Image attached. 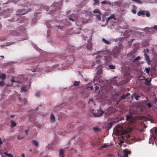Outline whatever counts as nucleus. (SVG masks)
Listing matches in <instances>:
<instances>
[{"instance_id": "f257e3e1", "label": "nucleus", "mask_w": 157, "mask_h": 157, "mask_svg": "<svg viewBox=\"0 0 157 157\" xmlns=\"http://www.w3.org/2000/svg\"><path fill=\"white\" fill-rule=\"evenodd\" d=\"M99 53L100 55L99 56H97V59L100 57L103 58L106 63H110L112 61V55L110 51L107 50L101 51Z\"/></svg>"}, {"instance_id": "f03ea898", "label": "nucleus", "mask_w": 157, "mask_h": 157, "mask_svg": "<svg viewBox=\"0 0 157 157\" xmlns=\"http://www.w3.org/2000/svg\"><path fill=\"white\" fill-rule=\"evenodd\" d=\"M133 128H113V131H116L117 134L119 135L122 137L125 136H129V133Z\"/></svg>"}, {"instance_id": "7ed1b4c3", "label": "nucleus", "mask_w": 157, "mask_h": 157, "mask_svg": "<svg viewBox=\"0 0 157 157\" xmlns=\"http://www.w3.org/2000/svg\"><path fill=\"white\" fill-rule=\"evenodd\" d=\"M125 78H126L125 80H123L121 81L120 82V83L114 82H112L110 83L108 82L107 84L108 86L107 87V90H110L113 88L112 85H124L127 82H128L131 79V76L130 74H128L127 76H124Z\"/></svg>"}, {"instance_id": "20e7f679", "label": "nucleus", "mask_w": 157, "mask_h": 157, "mask_svg": "<svg viewBox=\"0 0 157 157\" xmlns=\"http://www.w3.org/2000/svg\"><path fill=\"white\" fill-rule=\"evenodd\" d=\"M20 8L17 11L16 15L17 16L25 14L30 12L31 9L28 7L26 4H22L20 6Z\"/></svg>"}, {"instance_id": "39448f33", "label": "nucleus", "mask_w": 157, "mask_h": 157, "mask_svg": "<svg viewBox=\"0 0 157 157\" xmlns=\"http://www.w3.org/2000/svg\"><path fill=\"white\" fill-rule=\"evenodd\" d=\"M67 17L69 20L72 21H75V20L77 19V21L76 22V24L78 26H80L82 25V24L85 23V21H80V20L77 19L78 16L76 14H72L68 16Z\"/></svg>"}, {"instance_id": "423d86ee", "label": "nucleus", "mask_w": 157, "mask_h": 157, "mask_svg": "<svg viewBox=\"0 0 157 157\" xmlns=\"http://www.w3.org/2000/svg\"><path fill=\"white\" fill-rule=\"evenodd\" d=\"M151 137L149 138V143L153 144L154 141H155L157 137V128H152L150 130Z\"/></svg>"}, {"instance_id": "0eeeda50", "label": "nucleus", "mask_w": 157, "mask_h": 157, "mask_svg": "<svg viewBox=\"0 0 157 157\" xmlns=\"http://www.w3.org/2000/svg\"><path fill=\"white\" fill-rule=\"evenodd\" d=\"M138 119L139 120L145 121H150L151 122H152L153 121L152 117L149 115L146 116H140L138 117Z\"/></svg>"}, {"instance_id": "6e6552de", "label": "nucleus", "mask_w": 157, "mask_h": 157, "mask_svg": "<svg viewBox=\"0 0 157 157\" xmlns=\"http://www.w3.org/2000/svg\"><path fill=\"white\" fill-rule=\"evenodd\" d=\"M121 51V49L119 47L115 46L112 50L114 56L115 57L117 56V55Z\"/></svg>"}, {"instance_id": "1a4fd4ad", "label": "nucleus", "mask_w": 157, "mask_h": 157, "mask_svg": "<svg viewBox=\"0 0 157 157\" xmlns=\"http://www.w3.org/2000/svg\"><path fill=\"white\" fill-rule=\"evenodd\" d=\"M144 56L145 57V59L147 62V63L149 65L151 62L149 56L146 54L145 49H144Z\"/></svg>"}, {"instance_id": "9d476101", "label": "nucleus", "mask_w": 157, "mask_h": 157, "mask_svg": "<svg viewBox=\"0 0 157 157\" xmlns=\"http://www.w3.org/2000/svg\"><path fill=\"white\" fill-rule=\"evenodd\" d=\"M68 148H69V147H64L63 149H61L59 150V157H64V153L65 151V150Z\"/></svg>"}, {"instance_id": "9b49d317", "label": "nucleus", "mask_w": 157, "mask_h": 157, "mask_svg": "<svg viewBox=\"0 0 157 157\" xmlns=\"http://www.w3.org/2000/svg\"><path fill=\"white\" fill-rule=\"evenodd\" d=\"M114 112H115V110H114L113 107H109L108 109L107 112V113H106L108 114L109 115H110L113 113H114Z\"/></svg>"}, {"instance_id": "f8f14e48", "label": "nucleus", "mask_w": 157, "mask_h": 157, "mask_svg": "<svg viewBox=\"0 0 157 157\" xmlns=\"http://www.w3.org/2000/svg\"><path fill=\"white\" fill-rule=\"evenodd\" d=\"M113 19L115 20H116V18L115 17V16L114 14H112L111 16L109 17H108L107 18V20L106 21V24L105 25H107L108 21L112 19Z\"/></svg>"}, {"instance_id": "ddd939ff", "label": "nucleus", "mask_w": 157, "mask_h": 157, "mask_svg": "<svg viewBox=\"0 0 157 157\" xmlns=\"http://www.w3.org/2000/svg\"><path fill=\"white\" fill-rule=\"evenodd\" d=\"M126 120L131 123H133L135 121V119L130 115L127 116Z\"/></svg>"}, {"instance_id": "4468645a", "label": "nucleus", "mask_w": 157, "mask_h": 157, "mask_svg": "<svg viewBox=\"0 0 157 157\" xmlns=\"http://www.w3.org/2000/svg\"><path fill=\"white\" fill-rule=\"evenodd\" d=\"M10 33L13 36H18L19 35L20 31L11 30L10 32Z\"/></svg>"}, {"instance_id": "2eb2a0df", "label": "nucleus", "mask_w": 157, "mask_h": 157, "mask_svg": "<svg viewBox=\"0 0 157 157\" xmlns=\"http://www.w3.org/2000/svg\"><path fill=\"white\" fill-rule=\"evenodd\" d=\"M86 48L88 49L89 50H91L92 47V44L90 41H88V43L86 44Z\"/></svg>"}, {"instance_id": "dca6fc26", "label": "nucleus", "mask_w": 157, "mask_h": 157, "mask_svg": "<svg viewBox=\"0 0 157 157\" xmlns=\"http://www.w3.org/2000/svg\"><path fill=\"white\" fill-rule=\"evenodd\" d=\"M93 12L94 13H98L100 15H102V13L101 12L100 10L99 9H95L93 11Z\"/></svg>"}, {"instance_id": "f3484780", "label": "nucleus", "mask_w": 157, "mask_h": 157, "mask_svg": "<svg viewBox=\"0 0 157 157\" xmlns=\"http://www.w3.org/2000/svg\"><path fill=\"white\" fill-rule=\"evenodd\" d=\"M55 117L54 114L51 113L50 115V121L51 122H54L55 121Z\"/></svg>"}, {"instance_id": "a211bd4d", "label": "nucleus", "mask_w": 157, "mask_h": 157, "mask_svg": "<svg viewBox=\"0 0 157 157\" xmlns=\"http://www.w3.org/2000/svg\"><path fill=\"white\" fill-rule=\"evenodd\" d=\"M101 3L102 5L109 4L111 5H113V4H111L110 2L107 1L106 0H104L103 1H102Z\"/></svg>"}, {"instance_id": "6ab92c4d", "label": "nucleus", "mask_w": 157, "mask_h": 157, "mask_svg": "<svg viewBox=\"0 0 157 157\" xmlns=\"http://www.w3.org/2000/svg\"><path fill=\"white\" fill-rule=\"evenodd\" d=\"M102 41L103 42L107 44H110L111 43V42L110 41L107 40L104 38H102Z\"/></svg>"}, {"instance_id": "aec40b11", "label": "nucleus", "mask_w": 157, "mask_h": 157, "mask_svg": "<svg viewBox=\"0 0 157 157\" xmlns=\"http://www.w3.org/2000/svg\"><path fill=\"white\" fill-rule=\"evenodd\" d=\"M27 90L26 89V86H23L21 87V92H26Z\"/></svg>"}, {"instance_id": "412c9836", "label": "nucleus", "mask_w": 157, "mask_h": 157, "mask_svg": "<svg viewBox=\"0 0 157 157\" xmlns=\"http://www.w3.org/2000/svg\"><path fill=\"white\" fill-rule=\"evenodd\" d=\"M134 56H133L132 57V60L133 62H135L136 61L138 60L139 59H140V56H138L137 57L135 58H133V57H134Z\"/></svg>"}, {"instance_id": "4be33fe9", "label": "nucleus", "mask_w": 157, "mask_h": 157, "mask_svg": "<svg viewBox=\"0 0 157 157\" xmlns=\"http://www.w3.org/2000/svg\"><path fill=\"white\" fill-rule=\"evenodd\" d=\"M145 14V11H139L137 13L138 15L139 16H143Z\"/></svg>"}, {"instance_id": "5701e85b", "label": "nucleus", "mask_w": 157, "mask_h": 157, "mask_svg": "<svg viewBox=\"0 0 157 157\" xmlns=\"http://www.w3.org/2000/svg\"><path fill=\"white\" fill-rule=\"evenodd\" d=\"M99 69L97 71L96 73L98 75H99L102 73V70L101 67H99Z\"/></svg>"}, {"instance_id": "b1692460", "label": "nucleus", "mask_w": 157, "mask_h": 157, "mask_svg": "<svg viewBox=\"0 0 157 157\" xmlns=\"http://www.w3.org/2000/svg\"><path fill=\"white\" fill-rule=\"evenodd\" d=\"M145 82L144 83L145 84L147 85L148 86H150L151 83H150V82L151 81V80H150V81H148L147 79H144Z\"/></svg>"}, {"instance_id": "393cba45", "label": "nucleus", "mask_w": 157, "mask_h": 157, "mask_svg": "<svg viewBox=\"0 0 157 157\" xmlns=\"http://www.w3.org/2000/svg\"><path fill=\"white\" fill-rule=\"evenodd\" d=\"M114 123V122L113 121L110 122H108L107 124H108V126H107L106 128H111L112 127Z\"/></svg>"}, {"instance_id": "a878e982", "label": "nucleus", "mask_w": 157, "mask_h": 157, "mask_svg": "<svg viewBox=\"0 0 157 157\" xmlns=\"http://www.w3.org/2000/svg\"><path fill=\"white\" fill-rule=\"evenodd\" d=\"M6 75L4 74H2L0 75V78L3 80L6 78Z\"/></svg>"}, {"instance_id": "bb28decb", "label": "nucleus", "mask_w": 157, "mask_h": 157, "mask_svg": "<svg viewBox=\"0 0 157 157\" xmlns=\"http://www.w3.org/2000/svg\"><path fill=\"white\" fill-rule=\"evenodd\" d=\"M53 144H49L46 146V148L48 150H52L53 148Z\"/></svg>"}, {"instance_id": "cd10ccee", "label": "nucleus", "mask_w": 157, "mask_h": 157, "mask_svg": "<svg viewBox=\"0 0 157 157\" xmlns=\"http://www.w3.org/2000/svg\"><path fill=\"white\" fill-rule=\"evenodd\" d=\"M104 113V112L101 109H99L98 110L97 113L98 114V115L99 116H100L103 113Z\"/></svg>"}, {"instance_id": "c85d7f7f", "label": "nucleus", "mask_w": 157, "mask_h": 157, "mask_svg": "<svg viewBox=\"0 0 157 157\" xmlns=\"http://www.w3.org/2000/svg\"><path fill=\"white\" fill-rule=\"evenodd\" d=\"M10 123L11 124V126L12 127H15L16 125V123L13 120L10 121Z\"/></svg>"}, {"instance_id": "c756f323", "label": "nucleus", "mask_w": 157, "mask_h": 157, "mask_svg": "<svg viewBox=\"0 0 157 157\" xmlns=\"http://www.w3.org/2000/svg\"><path fill=\"white\" fill-rule=\"evenodd\" d=\"M134 40V39H132L128 41L127 43L129 46H130L131 45L132 43Z\"/></svg>"}, {"instance_id": "7c9ffc66", "label": "nucleus", "mask_w": 157, "mask_h": 157, "mask_svg": "<svg viewBox=\"0 0 157 157\" xmlns=\"http://www.w3.org/2000/svg\"><path fill=\"white\" fill-rule=\"evenodd\" d=\"M80 81H75L73 85L74 86H78L79 85Z\"/></svg>"}, {"instance_id": "2f4dec72", "label": "nucleus", "mask_w": 157, "mask_h": 157, "mask_svg": "<svg viewBox=\"0 0 157 157\" xmlns=\"http://www.w3.org/2000/svg\"><path fill=\"white\" fill-rule=\"evenodd\" d=\"M108 67L110 69H115V67H116L114 65H112V64L109 65Z\"/></svg>"}, {"instance_id": "473e14b6", "label": "nucleus", "mask_w": 157, "mask_h": 157, "mask_svg": "<svg viewBox=\"0 0 157 157\" xmlns=\"http://www.w3.org/2000/svg\"><path fill=\"white\" fill-rule=\"evenodd\" d=\"M127 97L126 96L125 94H123L121 97L120 99V101L126 98Z\"/></svg>"}, {"instance_id": "72a5a7b5", "label": "nucleus", "mask_w": 157, "mask_h": 157, "mask_svg": "<svg viewBox=\"0 0 157 157\" xmlns=\"http://www.w3.org/2000/svg\"><path fill=\"white\" fill-rule=\"evenodd\" d=\"M134 98H135L136 100H138L139 98L140 97V95H138V94H137V95H135L134 96Z\"/></svg>"}, {"instance_id": "f704fd0d", "label": "nucleus", "mask_w": 157, "mask_h": 157, "mask_svg": "<svg viewBox=\"0 0 157 157\" xmlns=\"http://www.w3.org/2000/svg\"><path fill=\"white\" fill-rule=\"evenodd\" d=\"M100 15H100V14H96L95 15L96 18L99 21L101 20V17H100Z\"/></svg>"}, {"instance_id": "c9c22d12", "label": "nucleus", "mask_w": 157, "mask_h": 157, "mask_svg": "<svg viewBox=\"0 0 157 157\" xmlns=\"http://www.w3.org/2000/svg\"><path fill=\"white\" fill-rule=\"evenodd\" d=\"M132 1L135 2L136 3L139 4H141L142 2L140 0H132Z\"/></svg>"}, {"instance_id": "e433bc0d", "label": "nucleus", "mask_w": 157, "mask_h": 157, "mask_svg": "<svg viewBox=\"0 0 157 157\" xmlns=\"http://www.w3.org/2000/svg\"><path fill=\"white\" fill-rule=\"evenodd\" d=\"M32 143L36 147H37L38 146V143L35 140H33L32 141Z\"/></svg>"}, {"instance_id": "4c0bfd02", "label": "nucleus", "mask_w": 157, "mask_h": 157, "mask_svg": "<svg viewBox=\"0 0 157 157\" xmlns=\"http://www.w3.org/2000/svg\"><path fill=\"white\" fill-rule=\"evenodd\" d=\"M150 68H149V67L146 68H145V71H146V72L147 74H148L150 72Z\"/></svg>"}, {"instance_id": "58836bf2", "label": "nucleus", "mask_w": 157, "mask_h": 157, "mask_svg": "<svg viewBox=\"0 0 157 157\" xmlns=\"http://www.w3.org/2000/svg\"><path fill=\"white\" fill-rule=\"evenodd\" d=\"M5 85L4 81L2 80L0 82V86L2 87Z\"/></svg>"}, {"instance_id": "ea45409f", "label": "nucleus", "mask_w": 157, "mask_h": 157, "mask_svg": "<svg viewBox=\"0 0 157 157\" xmlns=\"http://www.w3.org/2000/svg\"><path fill=\"white\" fill-rule=\"evenodd\" d=\"M94 3H93V5L94 6H95L99 3V0H94Z\"/></svg>"}, {"instance_id": "a19ab883", "label": "nucleus", "mask_w": 157, "mask_h": 157, "mask_svg": "<svg viewBox=\"0 0 157 157\" xmlns=\"http://www.w3.org/2000/svg\"><path fill=\"white\" fill-rule=\"evenodd\" d=\"M145 13L147 17H150V13L149 11H145Z\"/></svg>"}, {"instance_id": "79ce46f5", "label": "nucleus", "mask_w": 157, "mask_h": 157, "mask_svg": "<svg viewBox=\"0 0 157 157\" xmlns=\"http://www.w3.org/2000/svg\"><path fill=\"white\" fill-rule=\"evenodd\" d=\"M133 6H134V9L132 10L131 11L133 13L135 14L136 13V9H134V8L135 7V6L134 5Z\"/></svg>"}, {"instance_id": "37998d69", "label": "nucleus", "mask_w": 157, "mask_h": 157, "mask_svg": "<svg viewBox=\"0 0 157 157\" xmlns=\"http://www.w3.org/2000/svg\"><path fill=\"white\" fill-rule=\"evenodd\" d=\"M40 91H38L36 93L35 95L37 97H39L40 96Z\"/></svg>"}, {"instance_id": "c03bdc74", "label": "nucleus", "mask_w": 157, "mask_h": 157, "mask_svg": "<svg viewBox=\"0 0 157 157\" xmlns=\"http://www.w3.org/2000/svg\"><path fill=\"white\" fill-rule=\"evenodd\" d=\"M56 27L60 29H62L64 27L63 25H58L56 26Z\"/></svg>"}, {"instance_id": "a18cd8bd", "label": "nucleus", "mask_w": 157, "mask_h": 157, "mask_svg": "<svg viewBox=\"0 0 157 157\" xmlns=\"http://www.w3.org/2000/svg\"><path fill=\"white\" fill-rule=\"evenodd\" d=\"M93 115L95 117H99V115H98V114L97 113H93Z\"/></svg>"}, {"instance_id": "49530a36", "label": "nucleus", "mask_w": 157, "mask_h": 157, "mask_svg": "<svg viewBox=\"0 0 157 157\" xmlns=\"http://www.w3.org/2000/svg\"><path fill=\"white\" fill-rule=\"evenodd\" d=\"M124 152H125V151H126V150H124ZM123 157H128V155H127V153H126V152H125V153H124V155L123 156Z\"/></svg>"}, {"instance_id": "de8ad7c7", "label": "nucleus", "mask_w": 157, "mask_h": 157, "mask_svg": "<svg viewBox=\"0 0 157 157\" xmlns=\"http://www.w3.org/2000/svg\"><path fill=\"white\" fill-rule=\"evenodd\" d=\"M108 145H106V144H104L101 147V149L103 147H106L107 146H108Z\"/></svg>"}, {"instance_id": "09e8293b", "label": "nucleus", "mask_w": 157, "mask_h": 157, "mask_svg": "<svg viewBox=\"0 0 157 157\" xmlns=\"http://www.w3.org/2000/svg\"><path fill=\"white\" fill-rule=\"evenodd\" d=\"M100 128H93V130L94 131H98L100 130Z\"/></svg>"}, {"instance_id": "8fccbe9b", "label": "nucleus", "mask_w": 157, "mask_h": 157, "mask_svg": "<svg viewBox=\"0 0 157 157\" xmlns=\"http://www.w3.org/2000/svg\"><path fill=\"white\" fill-rule=\"evenodd\" d=\"M147 105L149 108H151V104L149 103L147 104Z\"/></svg>"}, {"instance_id": "3c124183", "label": "nucleus", "mask_w": 157, "mask_h": 157, "mask_svg": "<svg viewBox=\"0 0 157 157\" xmlns=\"http://www.w3.org/2000/svg\"><path fill=\"white\" fill-rule=\"evenodd\" d=\"M23 101H24V104H26V103L27 102V99L26 98H24L23 99Z\"/></svg>"}, {"instance_id": "603ef678", "label": "nucleus", "mask_w": 157, "mask_h": 157, "mask_svg": "<svg viewBox=\"0 0 157 157\" xmlns=\"http://www.w3.org/2000/svg\"><path fill=\"white\" fill-rule=\"evenodd\" d=\"M24 138V137H21L20 135H19L17 137V139L18 140L22 139Z\"/></svg>"}, {"instance_id": "864d4df0", "label": "nucleus", "mask_w": 157, "mask_h": 157, "mask_svg": "<svg viewBox=\"0 0 157 157\" xmlns=\"http://www.w3.org/2000/svg\"><path fill=\"white\" fill-rule=\"evenodd\" d=\"M88 88H90V89L91 90H93L94 89V88L93 86H88L87 88V89H88Z\"/></svg>"}, {"instance_id": "5fc2aeb1", "label": "nucleus", "mask_w": 157, "mask_h": 157, "mask_svg": "<svg viewBox=\"0 0 157 157\" xmlns=\"http://www.w3.org/2000/svg\"><path fill=\"white\" fill-rule=\"evenodd\" d=\"M152 28L153 29H155L156 30V31H157V25H154Z\"/></svg>"}, {"instance_id": "6e6d98bb", "label": "nucleus", "mask_w": 157, "mask_h": 157, "mask_svg": "<svg viewBox=\"0 0 157 157\" xmlns=\"http://www.w3.org/2000/svg\"><path fill=\"white\" fill-rule=\"evenodd\" d=\"M144 128H140V129H139V131L140 132H144Z\"/></svg>"}, {"instance_id": "4d7b16f0", "label": "nucleus", "mask_w": 157, "mask_h": 157, "mask_svg": "<svg viewBox=\"0 0 157 157\" xmlns=\"http://www.w3.org/2000/svg\"><path fill=\"white\" fill-rule=\"evenodd\" d=\"M9 157H13V155L10 153L8 154V155Z\"/></svg>"}, {"instance_id": "13d9d810", "label": "nucleus", "mask_w": 157, "mask_h": 157, "mask_svg": "<svg viewBox=\"0 0 157 157\" xmlns=\"http://www.w3.org/2000/svg\"><path fill=\"white\" fill-rule=\"evenodd\" d=\"M95 89L96 90H98L99 89V87L98 86H96L95 87Z\"/></svg>"}, {"instance_id": "bf43d9fd", "label": "nucleus", "mask_w": 157, "mask_h": 157, "mask_svg": "<svg viewBox=\"0 0 157 157\" xmlns=\"http://www.w3.org/2000/svg\"><path fill=\"white\" fill-rule=\"evenodd\" d=\"M126 153H127V155L128 154H130L131 153V151H128L127 150L126 151V152H125Z\"/></svg>"}, {"instance_id": "052dcab7", "label": "nucleus", "mask_w": 157, "mask_h": 157, "mask_svg": "<svg viewBox=\"0 0 157 157\" xmlns=\"http://www.w3.org/2000/svg\"><path fill=\"white\" fill-rule=\"evenodd\" d=\"M100 62V59H97L96 60V62L97 63H98Z\"/></svg>"}, {"instance_id": "680f3d73", "label": "nucleus", "mask_w": 157, "mask_h": 157, "mask_svg": "<svg viewBox=\"0 0 157 157\" xmlns=\"http://www.w3.org/2000/svg\"><path fill=\"white\" fill-rule=\"evenodd\" d=\"M3 143V142L1 138L0 137V145L2 144Z\"/></svg>"}, {"instance_id": "e2e57ef3", "label": "nucleus", "mask_w": 157, "mask_h": 157, "mask_svg": "<svg viewBox=\"0 0 157 157\" xmlns=\"http://www.w3.org/2000/svg\"><path fill=\"white\" fill-rule=\"evenodd\" d=\"M75 137H76V136H73L70 139V140H71L73 139H74L75 138Z\"/></svg>"}, {"instance_id": "0e129e2a", "label": "nucleus", "mask_w": 157, "mask_h": 157, "mask_svg": "<svg viewBox=\"0 0 157 157\" xmlns=\"http://www.w3.org/2000/svg\"><path fill=\"white\" fill-rule=\"evenodd\" d=\"M29 131V129H27V130H26L25 131V133H26V134L27 135V132H28Z\"/></svg>"}, {"instance_id": "69168bd1", "label": "nucleus", "mask_w": 157, "mask_h": 157, "mask_svg": "<svg viewBox=\"0 0 157 157\" xmlns=\"http://www.w3.org/2000/svg\"><path fill=\"white\" fill-rule=\"evenodd\" d=\"M130 93H127V94H125V95L126 96V97H127V96H128L129 95H130Z\"/></svg>"}, {"instance_id": "338daca9", "label": "nucleus", "mask_w": 157, "mask_h": 157, "mask_svg": "<svg viewBox=\"0 0 157 157\" xmlns=\"http://www.w3.org/2000/svg\"><path fill=\"white\" fill-rule=\"evenodd\" d=\"M31 71L33 72H35L36 71V69H34L33 70H32V69H31Z\"/></svg>"}, {"instance_id": "774afa93", "label": "nucleus", "mask_w": 157, "mask_h": 157, "mask_svg": "<svg viewBox=\"0 0 157 157\" xmlns=\"http://www.w3.org/2000/svg\"><path fill=\"white\" fill-rule=\"evenodd\" d=\"M18 101H21V99L20 98H18Z\"/></svg>"}]
</instances>
